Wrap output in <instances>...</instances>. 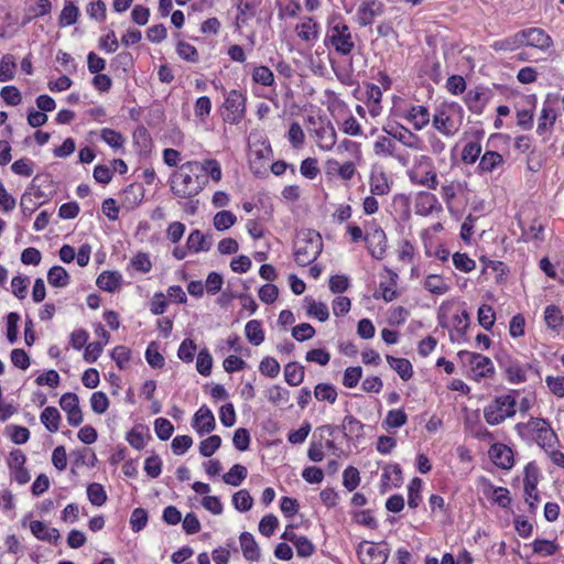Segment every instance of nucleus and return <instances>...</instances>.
Wrapping results in <instances>:
<instances>
[{
	"mask_svg": "<svg viewBox=\"0 0 564 564\" xmlns=\"http://www.w3.org/2000/svg\"><path fill=\"white\" fill-rule=\"evenodd\" d=\"M314 395L318 401H327L333 404L337 399V391L330 383H318L315 387Z\"/></svg>",
	"mask_w": 564,
	"mask_h": 564,
	"instance_id": "obj_48",
	"label": "nucleus"
},
{
	"mask_svg": "<svg viewBox=\"0 0 564 564\" xmlns=\"http://www.w3.org/2000/svg\"><path fill=\"white\" fill-rule=\"evenodd\" d=\"M237 9L236 24L238 28L246 24L256 14V4L250 1L240 0Z\"/></svg>",
	"mask_w": 564,
	"mask_h": 564,
	"instance_id": "obj_40",
	"label": "nucleus"
},
{
	"mask_svg": "<svg viewBox=\"0 0 564 564\" xmlns=\"http://www.w3.org/2000/svg\"><path fill=\"white\" fill-rule=\"evenodd\" d=\"M482 487L485 495L492 492V501L502 508H507L511 503L510 492L505 487H495L492 482L486 478L480 477L478 480Z\"/></svg>",
	"mask_w": 564,
	"mask_h": 564,
	"instance_id": "obj_19",
	"label": "nucleus"
},
{
	"mask_svg": "<svg viewBox=\"0 0 564 564\" xmlns=\"http://www.w3.org/2000/svg\"><path fill=\"white\" fill-rule=\"evenodd\" d=\"M488 455L491 462L502 469H510L514 464L512 449L505 444H492L488 451Z\"/></svg>",
	"mask_w": 564,
	"mask_h": 564,
	"instance_id": "obj_15",
	"label": "nucleus"
},
{
	"mask_svg": "<svg viewBox=\"0 0 564 564\" xmlns=\"http://www.w3.org/2000/svg\"><path fill=\"white\" fill-rule=\"evenodd\" d=\"M297 34L302 40L307 42L316 40L318 36V25L312 18H307L306 21L302 22L299 26Z\"/></svg>",
	"mask_w": 564,
	"mask_h": 564,
	"instance_id": "obj_49",
	"label": "nucleus"
},
{
	"mask_svg": "<svg viewBox=\"0 0 564 564\" xmlns=\"http://www.w3.org/2000/svg\"><path fill=\"white\" fill-rule=\"evenodd\" d=\"M198 174L204 172L215 182H219L221 180V167L217 160L209 159L205 160L203 163L198 162Z\"/></svg>",
	"mask_w": 564,
	"mask_h": 564,
	"instance_id": "obj_47",
	"label": "nucleus"
},
{
	"mask_svg": "<svg viewBox=\"0 0 564 564\" xmlns=\"http://www.w3.org/2000/svg\"><path fill=\"white\" fill-rule=\"evenodd\" d=\"M387 361L390 367L400 376L403 381H408L413 376L412 364L406 358H397L387 355Z\"/></svg>",
	"mask_w": 564,
	"mask_h": 564,
	"instance_id": "obj_25",
	"label": "nucleus"
},
{
	"mask_svg": "<svg viewBox=\"0 0 564 564\" xmlns=\"http://www.w3.org/2000/svg\"><path fill=\"white\" fill-rule=\"evenodd\" d=\"M198 162L189 161L181 165L180 171L172 175L171 189L181 198H191L198 195L207 180L198 174Z\"/></svg>",
	"mask_w": 564,
	"mask_h": 564,
	"instance_id": "obj_1",
	"label": "nucleus"
},
{
	"mask_svg": "<svg viewBox=\"0 0 564 564\" xmlns=\"http://www.w3.org/2000/svg\"><path fill=\"white\" fill-rule=\"evenodd\" d=\"M47 281L53 288H65L69 284L70 276L63 267L54 265L47 272Z\"/></svg>",
	"mask_w": 564,
	"mask_h": 564,
	"instance_id": "obj_28",
	"label": "nucleus"
},
{
	"mask_svg": "<svg viewBox=\"0 0 564 564\" xmlns=\"http://www.w3.org/2000/svg\"><path fill=\"white\" fill-rule=\"evenodd\" d=\"M264 394L270 403L279 406V405L289 403L291 392H290V390L281 387L279 384H274V386H271L270 388H268L265 390Z\"/></svg>",
	"mask_w": 564,
	"mask_h": 564,
	"instance_id": "obj_27",
	"label": "nucleus"
},
{
	"mask_svg": "<svg viewBox=\"0 0 564 564\" xmlns=\"http://www.w3.org/2000/svg\"><path fill=\"white\" fill-rule=\"evenodd\" d=\"M544 319L549 327L556 329L563 324L564 317L556 305H549L544 311Z\"/></svg>",
	"mask_w": 564,
	"mask_h": 564,
	"instance_id": "obj_55",
	"label": "nucleus"
},
{
	"mask_svg": "<svg viewBox=\"0 0 564 564\" xmlns=\"http://www.w3.org/2000/svg\"><path fill=\"white\" fill-rule=\"evenodd\" d=\"M499 366L503 369L506 378L511 383H522L527 381V367L517 360H512L508 355L498 356Z\"/></svg>",
	"mask_w": 564,
	"mask_h": 564,
	"instance_id": "obj_8",
	"label": "nucleus"
},
{
	"mask_svg": "<svg viewBox=\"0 0 564 564\" xmlns=\"http://www.w3.org/2000/svg\"><path fill=\"white\" fill-rule=\"evenodd\" d=\"M457 357L464 365L470 366L474 373V378L479 380L481 378H489L494 375L495 368L490 358L482 356L477 352H470L462 350L457 354Z\"/></svg>",
	"mask_w": 564,
	"mask_h": 564,
	"instance_id": "obj_6",
	"label": "nucleus"
},
{
	"mask_svg": "<svg viewBox=\"0 0 564 564\" xmlns=\"http://www.w3.org/2000/svg\"><path fill=\"white\" fill-rule=\"evenodd\" d=\"M358 557L362 564H384L388 558V549L361 542L357 549Z\"/></svg>",
	"mask_w": 564,
	"mask_h": 564,
	"instance_id": "obj_9",
	"label": "nucleus"
},
{
	"mask_svg": "<svg viewBox=\"0 0 564 564\" xmlns=\"http://www.w3.org/2000/svg\"><path fill=\"white\" fill-rule=\"evenodd\" d=\"M409 177L413 184L426 186L430 189H436L438 185L437 175L433 170L426 171L423 175L411 172L409 173Z\"/></svg>",
	"mask_w": 564,
	"mask_h": 564,
	"instance_id": "obj_37",
	"label": "nucleus"
},
{
	"mask_svg": "<svg viewBox=\"0 0 564 564\" xmlns=\"http://www.w3.org/2000/svg\"><path fill=\"white\" fill-rule=\"evenodd\" d=\"M214 243L213 236L210 234H203L199 229L191 231L186 240V248L189 252H207L210 250Z\"/></svg>",
	"mask_w": 564,
	"mask_h": 564,
	"instance_id": "obj_18",
	"label": "nucleus"
},
{
	"mask_svg": "<svg viewBox=\"0 0 564 564\" xmlns=\"http://www.w3.org/2000/svg\"><path fill=\"white\" fill-rule=\"evenodd\" d=\"M496 321V314L490 305L484 304L478 308V322L486 329L490 330Z\"/></svg>",
	"mask_w": 564,
	"mask_h": 564,
	"instance_id": "obj_58",
	"label": "nucleus"
},
{
	"mask_svg": "<svg viewBox=\"0 0 564 564\" xmlns=\"http://www.w3.org/2000/svg\"><path fill=\"white\" fill-rule=\"evenodd\" d=\"M221 445L219 435H212L199 443V453L204 457H210Z\"/></svg>",
	"mask_w": 564,
	"mask_h": 564,
	"instance_id": "obj_56",
	"label": "nucleus"
},
{
	"mask_svg": "<svg viewBox=\"0 0 564 564\" xmlns=\"http://www.w3.org/2000/svg\"><path fill=\"white\" fill-rule=\"evenodd\" d=\"M369 184L372 195L382 196L390 192L389 181L387 174L383 171L371 172Z\"/></svg>",
	"mask_w": 564,
	"mask_h": 564,
	"instance_id": "obj_26",
	"label": "nucleus"
},
{
	"mask_svg": "<svg viewBox=\"0 0 564 564\" xmlns=\"http://www.w3.org/2000/svg\"><path fill=\"white\" fill-rule=\"evenodd\" d=\"M341 429L346 437L359 438L364 435V424L352 415L344 417Z\"/></svg>",
	"mask_w": 564,
	"mask_h": 564,
	"instance_id": "obj_33",
	"label": "nucleus"
},
{
	"mask_svg": "<svg viewBox=\"0 0 564 564\" xmlns=\"http://www.w3.org/2000/svg\"><path fill=\"white\" fill-rule=\"evenodd\" d=\"M246 96L236 89L228 93L223 105V119L226 123L238 124L246 115Z\"/></svg>",
	"mask_w": 564,
	"mask_h": 564,
	"instance_id": "obj_5",
	"label": "nucleus"
},
{
	"mask_svg": "<svg viewBox=\"0 0 564 564\" xmlns=\"http://www.w3.org/2000/svg\"><path fill=\"white\" fill-rule=\"evenodd\" d=\"M370 254L376 259H382L387 250V237L381 227H376L371 232L365 235Z\"/></svg>",
	"mask_w": 564,
	"mask_h": 564,
	"instance_id": "obj_13",
	"label": "nucleus"
},
{
	"mask_svg": "<svg viewBox=\"0 0 564 564\" xmlns=\"http://www.w3.org/2000/svg\"><path fill=\"white\" fill-rule=\"evenodd\" d=\"M17 63L15 58L11 54H6L0 59V82H9L14 78Z\"/></svg>",
	"mask_w": 564,
	"mask_h": 564,
	"instance_id": "obj_35",
	"label": "nucleus"
},
{
	"mask_svg": "<svg viewBox=\"0 0 564 564\" xmlns=\"http://www.w3.org/2000/svg\"><path fill=\"white\" fill-rule=\"evenodd\" d=\"M522 36L523 34L521 33V31L510 35V36H507L502 40H498V41H495L492 44H491V48L496 52H500V51H503V52H512V51H516L518 48H520L521 46H523V40H522Z\"/></svg>",
	"mask_w": 564,
	"mask_h": 564,
	"instance_id": "obj_24",
	"label": "nucleus"
},
{
	"mask_svg": "<svg viewBox=\"0 0 564 564\" xmlns=\"http://www.w3.org/2000/svg\"><path fill=\"white\" fill-rule=\"evenodd\" d=\"M121 282L122 275L117 271H104L96 280L97 286L107 292H115L118 290Z\"/></svg>",
	"mask_w": 564,
	"mask_h": 564,
	"instance_id": "obj_23",
	"label": "nucleus"
},
{
	"mask_svg": "<svg viewBox=\"0 0 564 564\" xmlns=\"http://www.w3.org/2000/svg\"><path fill=\"white\" fill-rule=\"evenodd\" d=\"M424 288L432 294L443 295L448 292L449 286L440 274H429L424 281Z\"/></svg>",
	"mask_w": 564,
	"mask_h": 564,
	"instance_id": "obj_34",
	"label": "nucleus"
},
{
	"mask_svg": "<svg viewBox=\"0 0 564 564\" xmlns=\"http://www.w3.org/2000/svg\"><path fill=\"white\" fill-rule=\"evenodd\" d=\"M148 523V512L143 508H135L130 517V527L133 532H140Z\"/></svg>",
	"mask_w": 564,
	"mask_h": 564,
	"instance_id": "obj_63",
	"label": "nucleus"
},
{
	"mask_svg": "<svg viewBox=\"0 0 564 564\" xmlns=\"http://www.w3.org/2000/svg\"><path fill=\"white\" fill-rule=\"evenodd\" d=\"M481 152V145L478 142H468L462 151V161L466 164H473L477 161Z\"/></svg>",
	"mask_w": 564,
	"mask_h": 564,
	"instance_id": "obj_64",
	"label": "nucleus"
},
{
	"mask_svg": "<svg viewBox=\"0 0 564 564\" xmlns=\"http://www.w3.org/2000/svg\"><path fill=\"white\" fill-rule=\"evenodd\" d=\"M41 422L45 425L47 431L54 433L59 429L61 414L54 406H47L41 413Z\"/></svg>",
	"mask_w": 564,
	"mask_h": 564,
	"instance_id": "obj_32",
	"label": "nucleus"
},
{
	"mask_svg": "<svg viewBox=\"0 0 564 564\" xmlns=\"http://www.w3.org/2000/svg\"><path fill=\"white\" fill-rule=\"evenodd\" d=\"M252 79L263 86H272L274 83V75L267 66L254 67L252 72Z\"/></svg>",
	"mask_w": 564,
	"mask_h": 564,
	"instance_id": "obj_60",
	"label": "nucleus"
},
{
	"mask_svg": "<svg viewBox=\"0 0 564 564\" xmlns=\"http://www.w3.org/2000/svg\"><path fill=\"white\" fill-rule=\"evenodd\" d=\"M134 65L133 56L130 52H121L117 54L110 63V66L113 69H121L124 73H128L132 69Z\"/></svg>",
	"mask_w": 564,
	"mask_h": 564,
	"instance_id": "obj_50",
	"label": "nucleus"
},
{
	"mask_svg": "<svg viewBox=\"0 0 564 564\" xmlns=\"http://www.w3.org/2000/svg\"><path fill=\"white\" fill-rule=\"evenodd\" d=\"M422 480L414 477L408 485V506L411 509H416L422 501L421 496Z\"/></svg>",
	"mask_w": 564,
	"mask_h": 564,
	"instance_id": "obj_41",
	"label": "nucleus"
},
{
	"mask_svg": "<svg viewBox=\"0 0 564 564\" xmlns=\"http://www.w3.org/2000/svg\"><path fill=\"white\" fill-rule=\"evenodd\" d=\"M7 434L10 436L11 441L14 444L21 445L29 441L30 438V431L20 425H8L6 427Z\"/></svg>",
	"mask_w": 564,
	"mask_h": 564,
	"instance_id": "obj_53",
	"label": "nucleus"
},
{
	"mask_svg": "<svg viewBox=\"0 0 564 564\" xmlns=\"http://www.w3.org/2000/svg\"><path fill=\"white\" fill-rule=\"evenodd\" d=\"M79 14L78 8L72 0H66V3L59 14L58 24L59 26H68L76 23Z\"/></svg>",
	"mask_w": 564,
	"mask_h": 564,
	"instance_id": "obj_36",
	"label": "nucleus"
},
{
	"mask_svg": "<svg viewBox=\"0 0 564 564\" xmlns=\"http://www.w3.org/2000/svg\"><path fill=\"white\" fill-rule=\"evenodd\" d=\"M523 34V45L535 47L540 51L549 50L552 44V37L541 28H528L521 30Z\"/></svg>",
	"mask_w": 564,
	"mask_h": 564,
	"instance_id": "obj_10",
	"label": "nucleus"
},
{
	"mask_svg": "<svg viewBox=\"0 0 564 564\" xmlns=\"http://www.w3.org/2000/svg\"><path fill=\"white\" fill-rule=\"evenodd\" d=\"M325 42L344 56L349 55L355 47L350 28L340 17L329 19Z\"/></svg>",
	"mask_w": 564,
	"mask_h": 564,
	"instance_id": "obj_3",
	"label": "nucleus"
},
{
	"mask_svg": "<svg viewBox=\"0 0 564 564\" xmlns=\"http://www.w3.org/2000/svg\"><path fill=\"white\" fill-rule=\"evenodd\" d=\"M145 359L148 364L154 368L160 369L164 366V357L159 352L155 341H151L145 350Z\"/></svg>",
	"mask_w": 564,
	"mask_h": 564,
	"instance_id": "obj_54",
	"label": "nucleus"
},
{
	"mask_svg": "<svg viewBox=\"0 0 564 564\" xmlns=\"http://www.w3.org/2000/svg\"><path fill=\"white\" fill-rule=\"evenodd\" d=\"M236 221H237V217L230 210L218 212L214 216V220H213L214 227L218 231H224V230L229 229L231 226H234L236 224Z\"/></svg>",
	"mask_w": 564,
	"mask_h": 564,
	"instance_id": "obj_46",
	"label": "nucleus"
},
{
	"mask_svg": "<svg viewBox=\"0 0 564 564\" xmlns=\"http://www.w3.org/2000/svg\"><path fill=\"white\" fill-rule=\"evenodd\" d=\"M523 426L529 427L532 432L535 433V442L546 452L549 448H553L558 441L555 432L543 419L531 417L527 424H517L518 429Z\"/></svg>",
	"mask_w": 564,
	"mask_h": 564,
	"instance_id": "obj_7",
	"label": "nucleus"
},
{
	"mask_svg": "<svg viewBox=\"0 0 564 564\" xmlns=\"http://www.w3.org/2000/svg\"><path fill=\"white\" fill-rule=\"evenodd\" d=\"M176 53L186 62L197 63L199 61V54L196 47L187 42L180 41L176 45Z\"/></svg>",
	"mask_w": 564,
	"mask_h": 564,
	"instance_id": "obj_51",
	"label": "nucleus"
},
{
	"mask_svg": "<svg viewBox=\"0 0 564 564\" xmlns=\"http://www.w3.org/2000/svg\"><path fill=\"white\" fill-rule=\"evenodd\" d=\"M284 379L292 387L300 386L304 380V367L291 361L284 367Z\"/></svg>",
	"mask_w": 564,
	"mask_h": 564,
	"instance_id": "obj_29",
	"label": "nucleus"
},
{
	"mask_svg": "<svg viewBox=\"0 0 564 564\" xmlns=\"http://www.w3.org/2000/svg\"><path fill=\"white\" fill-rule=\"evenodd\" d=\"M516 406L514 397L510 394L498 395L485 406L484 417L489 425H498L516 414Z\"/></svg>",
	"mask_w": 564,
	"mask_h": 564,
	"instance_id": "obj_4",
	"label": "nucleus"
},
{
	"mask_svg": "<svg viewBox=\"0 0 564 564\" xmlns=\"http://www.w3.org/2000/svg\"><path fill=\"white\" fill-rule=\"evenodd\" d=\"M323 251V239L314 229L301 230L294 243V260L305 267L314 262Z\"/></svg>",
	"mask_w": 564,
	"mask_h": 564,
	"instance_id": "obj_2",
	"label": "nucleus"
},
{
	"mask_svg": "<svg viewBox=\"0 0 564 564\" xmlns=\"http://www.w3.org/2000/svg\"><path fill=\"white\" fill-rule=\"evenodd\" d=\"M373 152L377 156L380 158L391 156L395 159L399 163H401L403 166L408 164V154L397 152L395 142L386 135H380L377 138L373 144Z\"/></svg>",
	"mask_w": 564,
	"mask_h": 564,
	"instance_id": "obj_11",
	"label": "nucleus"
},
{
	"mask_svg": "<svg viewBox=\"0 0 564 564\" xmlns=\"http://www.w3.org/2000/svg\"><path fill=\"white\" fill-rule=\"evenodd\" d=\"M87 497L93 506L100 507L107 501V494L102 485L98 482L89 484L87 487Z\"/></svg>",
	"mask_w": 564,
	"mask_h": 564,
	"instance_id": "obj_42",
	"label": "nucleus"
},
{
	"mask_svg": "<svg viewBox=\"0 0 564 564\" xmlns=\"http://www.w3.org/2000/svg\"><path fill=\"white\" fill-rule=\"evenodd\" d=\"M403 118L411 122L415 130H422L430 122V111L424 106H411Z\"/></svg>",
	"mask_w": 564,
	"mask_h": 564,
	"instance_id": "obj_21",
	"label": "nucleus"
},
{
	"mask_svg": "<svg viewBox=\"0 0 564 564\" xmlns=\"http://www.w3.org/2000/svg\"><path fill=\"white\" fill-rule=\"evenodd\" d=\"M30 530L36 539L52 544H56L61 538L57 529L50 528L46 523L39 520L31 521Z\"/></svg>",
	"mask_w": 564,
	"mask_h": 564,
	"instance_id": "obj_20",
	"label": "nucleus"
},
{
	"mask_svg": "<svg viewBox=\"0 0 564 564\" xmlns=\"http://www.w3.org/2000/svg\"><path fill=\"white\" fill-rule=\"evenodd\" d=\"M322 150H332L336 143V132L332 126L322 127L316 131Z\"/></svg>",
	"mask_w": 564,
	"mask_h": 564,
	"instance_id": "obj_43",
	"label": "nucleus"
},
{
	"mask_svg": "<svg viewBox=\"0 0 564 564\" xmlns=\"http://www.w3.org/2000/svg\"><path fill=\"white\" fill-rule=\"evenodd\" d=\"M197 350L196 344L193 339L186 338L178 347L177 356L184 362H192Z\"/></svg>",
	"mask_w": 564,
	"mask_h": 564,
	"instance_id": "obj_62",
	"label": "nucleus"
},
{
	"mask_svg": "<svg viewBox=\"0 0 564 564\" xmlns=\"http://www.w3.org/2000/svg\"><path fill=\"white\" fill-rule=\"evenodd\" d=\"M491 97V93L488 89L476 87L473 90H469L465 96V102L468 109L476 113H482L486 105L489 102Z\"/></svg>",
	"mask_w": 564,
	"mask_h": 564,
	"instance_id": "obj_17",
	"label": "nucleus"
},
{
	"mask_svg": "<svg viewBox=\"0 0 564 564\" xmlns=\"http://www.w3.org/2000/svg\"><path fill=\"white\" fill-rule=\"evenodd\" d=\"M192 426L200 436L213 432L215 430L216 422L210 409L206 405L200 406L194 414Z\"/></svg>",
	"mask_w": 564,
	"mask_h": 564,
	"instance_id": "obj_16",
	"label": "nucleus"
},
{
	"mask_svg": "<svg viewBox=\"0 0 564 564\" xmlns=\"http://www.w3.org/2000/svg\"><path fill=\"white\" fill-rule=\"evenodd\" d=\"M239 541L245 558L250 562H258L261 557V552L253 535L249 532H242Z\"/></svg>",
	"mask_w": 564,
	"mask_h": 564,
	"instance_id": "obj_22",
	"label": "nucleus"
},
{
	"mask_svg": "<svg viewBox=\"0 0 564 564\" xmlns=\"http://www.w3.org/2000/svg\"><path fill=\"white\" fill-rule=\"evenodd\" d=\"M414 209L417 215L429 216L442 212L443 208L434 194L422 191L415 197Z\"/></svg>",
	"mask_w": 564,
	"mask_h": 564,
	"instance_id": "obj_14",
	"label": "nucleus"
},
{
	"mask_svg": "<svg viewBox=\"0 0 564 564\" xmlns=\"http://www.w3.org/2000/svg\"><path fill=\"white\" fill-rule=\"evenodd\" d=\"M384 6L379 0H364L357 10V22L360 26L373 23L375 19L383 13Z\"/></svg>",
	"mask_w": 564,
	"mask_h": 564,
	"instance_id": "obj_12",
	"label": "nucleus"
},
{
	"mask_svg": "<svg viewBox=\"0 0 564 564\" xmlns=\"http://www.w3.org/2000/svg\"><path fill=\"white\" fill-rule=\"evenodd\" d=\"M533 552L542 556H551L556 553L558 545L549 540L536 539L532 543Z\"/></svg>",
	"mask_w": 564,
	"mask_h": 564,
	"instance_id": "obj_57",
	"label": "nucleus"
},
{
	"mask_svg": "<svg viewBox=\"0 0 564 564\" xmlns=\"http://www.w3.org/2000/svg\"><path fill=\"white\" fill-rule=\"evenodd\" d=\"M248 475V470L240 464H235L228 473L223 476L224 482L230 486H239Z\"/></svg>",
	"mask_w": 564,
	"mask_h": 564,
	"instance_id": "obj_38",
	"label": "nucleus"
},
{
	"mask_svg": "<svg viewBox=\"0 0 564 564\" xmlns=\"http://www.w3.org/2000/svg\"><path fill=\"white\" fill-rule=\"evenodd\" d=\"M555 120L556 116L554 113V110L550 107L544 106L539 118L536 133L542 135L546 131L547 126L552 127Z\"/></svg>",
	"mask_w": 564,
	"mask_h": 564,
	"instance_id": "obj_59",
	"label": "nucleus"
},
{
	"mask_svg": "<svg viewBox=\"0 0 564 564\" xmlns=\"http://www.w3.org/2000/svg\"><path fill=\"white\" fill-rule=\"evenodd\" d=\"M101 139L112 149L118 150L123 147L124 138L123 135L110 128H104L100 132Z\"/></svg>",
	"mask_w": 564,
	"mask_h": 564,
	"instance_id": "obj_52",
	"label": "nucleus"
},
{
	"mask_svg": "<svg viewBox=\"0 0 564 564\" xmlns=\"http://www.w3.org/2000/svg\"><path fill=\"white\" fill-rule=\"evenodd\" d=\"M246 337L253 346H259L264 340L261 323L257 319L249 321L245 326Z\"/></svg>",
	"mask_w": 564,
	"mask_h": 564,
	"instance_id": "obj_31",
	"label": "nucleus"
},
{
	"mask_svg": "<svg viewBox=\"0 0 564 564\" xmlns=\"http://www.w3.org/2000/svg\"><path fill=\"white\" fill-rule=\"evenodd\" d=\"M232 505L239 512H247L253 506V498L247 489H241L232 495Z\"/></svg>",
	"mask_w": 564,
	"mask_h": 564,
	"instance_id": "obj_44",
	"label": "nucleus"
},
{
	"mask_svg": "<svg viewBox=\"0 0 564 564\" xmlns=\"http://www.w3.org/2000/svg\"><path fill=\"white\" fill-rule=\"evenodd\" d=\"M434 128L445 135H453L452 120L444 109H438L433 116Z\"/></svg>",
	"mask_w": 564,
	"mask_h": 564,
	"instance_id": "obj_39",
	"label": "nucleus"
},
{
	"mask_svg": "<svg viewBox=\"0 0 564 564\" xmlns=\"http://www.w3.org/2000/svg\"><path fill=\"white\" fill-rule=\"evenodd\" d=\"M503 163V158L496 151H487L481 158L478 164V169L482 173H490L497 166Z\"/></svg>",
	"mask_w": 564,
	"mask_h": 564,
	"instance_id": "obj_30",
	"label": "nucleus"
},
{
	"mask_svg": "<svg viewBox=\"0 0 564 564\" xmlns=\"http://www.w3.org/2000/svg\"><path fill=\"white\" fill-rule=\"evenodd\" d=\"M408 415L402 409L390 410L387 413V416L382 423V425L387 429H399L406 424Z\"/></svg>",
	"mask_w": 564,
	"mask_h": 564,
	"instance_id": "obj_45",
	"label": "nucleus"
},
{
	"mask_svg": "<svg viewBox=\"0 0 564 564\" xmlns=\"http://www.w3.org/2000/svg\"><path fill=\"white\" fill-rule=\"evenodd\" d=\"M154 431L161 441H167L174 432V426L167 419L159 417L154 421Z\"/></svg>",
	"mask_w": 564,
	"mask_h": 564,
	"instance_id": "obj_61",
	"label": "nucleus"
}]
</instances>
